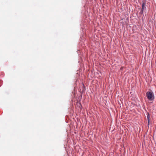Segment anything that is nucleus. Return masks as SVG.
I'll use <instances>...</instances> for the list:
<instances>
[{"label": "nucleus", "instance_id": "nucleus-3", "mask_svg": "<svg viewBox=\"0 0 156 156\" xmlns=\"http://www.w3.org/2000/svg\"><path fill=\"white\" fill-rule=\"evenodd\" d=\"M145 7V4L144 3H143L142 5V9L143 10H144V8Z\"/></svg>", "mask_w": 156, "mask_h": 156}, {"label": "nucleus", "instance_id": "nucleus-5", "mask_svg": "<svg viewBox=\"0 0 156 156\" xmlns=\"http://www.w3.org/2000/svg\"><path fill=\"white\" fill-rule=\"evenodd\" d=\"M123 67H121V68H120V69L122 70H123Z\"/></svg>", "mask_w": 156, "mask_h": 156}, {"label": "nucleus", "instance_id": "nucleus-2", "mask_svg": "<svg viewBox=\"0 0 156 156\" xmlns=\"http://www.w3.org/2000/svg\"><path fill=\"white\" fill-rule=\"evenodd\" d=\"M147 120H148V123L149 124V122H150V115H149V113H147Z\"/></svg>", "mask_w": 156, "mask_h": 156}, {"label": "nucleus", "instance_id": "nucleus-1", "mask_svg": "<svg viewBox=\"0 0 156 156\" xmlns=\"http://www.w3.org/2000/svg\"><path fill=\"white\" fill-rule=\"evenodd\" d=\"M146 96L149 101H152L154 99V95L152 92L147 91L146 93Z\"/></svg>", "mask_w": 156, "mask_h": 156}, {"label": "nucleus", "instance_id": "nucleus-4", "mask_svg": "<svg viewBox=\"0 0 156 156\" xmlns=\"http://www.w3.org/2000/svg\"><path fill=\"white\" fill-rule=\"evenodd\" d=\"M143 11H144V10H143L142 9H141L140 12V14H142L143 12Z\"/></svg>", "mask_w": 156, "mask_h": 156}]
</instances>
